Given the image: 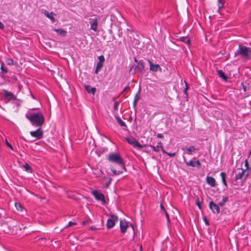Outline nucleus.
Instances as JSON below:
<instances>
[{
  "mask_svg": "<svg viewBox=\"0 0 251 251\" xmlns=\"http://www.w3.org/2000/svg\"><path fill=\"white\" fill-rule=\"evenodd\" d=\"M107 159L111 163L116 164L121 168L120 170L117 171L113 166H110V169L114 175H119L122 174L124 171H126L125 163L120 154L112 152L108 154Z\"/></svg>",
  "mask_w": 251,
  "mask_h": 251,
  "instance_id": "1",
  "label": "nucleus"
},
{
  "mask_svg": "<svg viewBox=\"0 0 251 251\" xmlns=\"http://www.w3.org/2000/svg\"><path fill=\"white\" fill-rule=\"evenodd\" d=\"M25 117L31 125L35 127H42L45 122V119L43 113L38 111L37 113L28 112L26 113Z\"/></svg>",
  "mask_w": 251,
  "mask_h": 251,
  "instance_id": "2",
  "label": "nucleus"
},
{
  "mask_svg": "<svg viewBox=\"0 0 251 251\" xmlns=\"http://www.w3.org/2000/svg\"><path fill=\"white\" fill-rule=\"evenodd\" d=\"M240 56L242 58L249 59L251 57V49L240 44L238 50L235 52L234 56Z\"/></svg>",
  "mask_w": 251,
  "mask_h": 251,
  "instance_id": "3",
  "label": "nucleus"
},
{
  "mask_svg": "<svg viewBox=\"0 0 251 251\" xmlns=\"http://www.w3.org/2000/svg\"><path fill=\"white\" fill-rule=\"evenodd\" d=\"M110 218H109L106 223V228L110 229L114 227L116 223L118 221V217L114 214H110Z\"/></svg>",
  "mask_w": 251,
  "mask_h": 251,
  "instance_id": "4",
  "label": "nucleus"
},
{
  "mask_svg": "<svg viewBox=\"0 0 251 251\" xmlns=\"http://www.w3.org/2000/svg\"><path fill=\"white\" fill-rule=\"evenodd\" d=\"M184 162L187 166H191L192 167H197L200 168L201 167V164L199 160L194 161L193 160L187 161L185 156H183Z\"/></svg>",
  "mask_w": 251,
  "mask_h": 251,
  "instance_id": "5",
  "label": "nucleus"
},
{
  "mask_svg": "<svg viewBox=\"0 0 251 251\" xmlns=\"http://www.w3.org/2000/svg\"><path fill=\"white\" fill-rule=\"evenodd\" d=\"M126 140L128 144L132 145L134 147H137L139 149H142L143 148V146L141 145L137 141V140L133 137H126Z\"/></svg>",
  "mask_w": 251,
  "mask_h": 251,
  "instance_id": "6",
  "label": "nucleus"
},
{
  "mask_svg": "<svg viewBox=\"0 0 251 251\" xmlns=\"http://www.w3.org/2000/svg\"><path fill=\"white\" fill-rule=\"evenodd\" d=\"M30 134L32 137H35L38 140L42 139L43 136V131L41 127H39L35 131H31Z\"/></svg>",
  "mask_w": 251,
  "mask_h": 251,
  "instance_id": "7",
  "label": "nucleus"
},
{
  "mask_svg": "<svg viewBox=\"0 0 251 251\" xmlns=\"http://www.w3.org/2000/svg\"><path fill=\"white\" fill-rule=\"evenodd\" d=\"M92 194L96 200L101 201L103 204L105 203L104 196L102 193L99 192L97 190H93Z\"/></svg>",
  "mask_w": 251,
  "mask_h": 251,
  "instance_id": "8",
  "label": "nucleus"
},
{
  "mask_svg": "<svg viewBox=\"0 0 251 251\" xmlns=\"http://www.w3.org/2000/svg\"><path fill=\"white\" fill-rule=\"evenodd\" d=\"M209 208L214 214H219L220 213V205L215 203L213 201H211L209 203Z\"/></svg>",
  "mask_w": 251,
  "mask_h": 251,
  "instance_id": "9",
  "label": "nucleus"
},
{
  "mask_svg": "<svg viewBox=\"0 0 251 251\" xmlns=\"http://www.w3.org/2000/svg\"><path fill=\"white\" fill-rule=\"evenodd\" d=\"M89 23L91 25L90 28L95 31H97L98 25V19L95 17L94 18H89Z\"/></svg>",
  "mask_w": 251,
  "mask_h": 251,
  "instance_id": "10",
  "label": "nucleus"
},
{
  "mask_svg": "<svg viewBox=\"0 0 251 251\" xmlns=\"http://www.w3.org/2000/svg\"><path fill=\"white\" fill-rule=\"evenodd\" d=\"M145 62L143 60H140L135 66L137 71L140 74H143L145 70Z\"/></svg>",
  "mask_w": 251,
  "mask_h": 251,
  "instance_id": "11",
  "label": "nucleus"
},
{
  "mask_svg": "<svg viewBox=\"0 0 251 251\" xmlns=\"http://www.w3.org/2000/svg\"><path fill=\"white\" fill-rule=\"evenodd\" d=\"M128 226L127 223L125 220L120 221V228L122 233H125L126 231Z\"/></svg>",
  "mask_w": 251,
  "mask_h": 251,
  "instance_id": "12",
  "label": "nucleus"
},
{
  "mask_svg": "<svg viewBox=\"0 0 251 251\" xmlns=\"http://www.w3.org/2000/svg\"><path fill=\"white\" fill-rule=\"evenodd\" d=\"M147 60L150 64V69L151 71L154 72H156L158 70H161V68L158 64H153L149 59H148Z\"/></svg>",
  "mask_w": 251,
  "mask_h": 251,
  "instance_id": "13",
  "label": "nucleus"
},
{
  "mask_svg": "<svg viewBox=\"0 0 251 251\" xmlns=\"http://www.w3.org/2000/svg\"><path fill=\"white\" fill-rule=\"evenodd\" d=\"M3 92L5 99H7L9 100L16 99V97L12 93L9 92L6 90H3Z\"/></svg>",
  "mask_w": 251,
  "mask_h": 251,
  "instance_id": "14",
  "label": "nucleus"
},
{
  "mask_svg": "<svg viewBox=\"0 0 251 251\" xmlns=\"http://www.w3.org/2000/svg\"><path fill=\"white\" fill-rule=\"evenodd\" d=\"M115 118L120 126L123 127L124 130H126L127 128V126L125 122L122 121L120 117H119L117 115H115Z\"/></svg>",
  "mask_w": 251,
  "mask_h": 251,
  "instance_id": "15",
  "label": "nucleus"
},
{
  "mask_svg": "<svg viewBox=\"0 0 251 251\" xmlns=\"http://www.w3.org/2000/svg\"><path fill=\"white\" fill-rule=\"evenodd\" d=\"M206 182L211 187H215L216 185V181L214 177L212 176H207L206 179Z\"/></svg>",
  "mask_w": 251,
  "mask_h": 251,
  "instance_id": "16",
  "label": "nucleus"
},
{
  "mask_svg": "<svg viewBox=\"0 0 251 251\" xmlns=\"http://www.w3.org/2000/svg\"><path fill=\"white\" fill-rule=\"evenodd\" d=\"M140 93V89H139L137 94L135 95L133 103V108L135 111V113H136V105L137 101L139 100V94Z\"/></svg>",
  "mask_w": 251,
  "mask_h": 251,
  "instance_id": "17",
  "label": "nucleus"
},
{
  "mask_svg": "<svg viewBox=\"0 0 251 251\" xmlns=\"http://www.w3.org/2000/svg\"><path fill=\"white\" fill-rule=\"evenodd\" d=\"M217 72L219 76L222 78L225 81H227V76L225 75V73L222 70H217Z\"/></svg>",
  "mask_w": 251,
  "mask_h": 251,
  "instance_id": "18",
  "label": "nucleus"
},
{
  "mask_svg": "<svg viewBox=\"0 0 251 251\" xmlns=\"http://www.w3.org/2000/svg\"><path fill=\"white\" fill-rule=\"evenodd\" d=\"M85 90L88 93H91L94 95L96 91V88L95 87H91L89 85H85L84 86Z\"/></svg>",
  "mask_w": 251,
  "mask_h": 251,
  "instance_id": "19",
  "label": "nucleus"
},
{
  "mask_svg": "<svg viewBox=\"0 0 251 251\" xmlns=\"http://www.w3.org/2000/svg\"><path fill=\"white\" fill-rule=\"evenodd\" d=\"M239 171L236 175L235 178L236 180L242 179V177L245 175V171L242 169H238Z\"/></svg>",
  "mask_w": 251,
  "mask_h": 251,
  "instance_id": "20",
  "label": "nucleus"
},
{
  "mask_svg": "<svg viewBox=\"0 0 251 251\" xmlns=\"http://www.w3.org/2000/svg\"><path fill=\"white\" fill-rule=\"evenodd\" d=\"M53 31L56 32L58 34L61 35L62 36H65L67 33V31L63 29H56L53 28L52 29Z\"/></svg>",
  "mask_w": 251,
  "mask_h": 251,
  "instance_id": "21",
  "label": "nucleus"
},
{
  "mask_svg": "<svg viewBox=\"0 0 251 251\" xmlns=\"http://www.w3.org/2000/svg\"><path fill=\"white\" fill-rule=\"evenodd\" d=\"M220 176H221V178H222V182L223 183V184L227 187V183H226V173L224 172H222L220 174Z\"/></svg>",
  "mask_w": 251,
  "mask_h": 251,
  "instance_id": "22",
  "label": "nucleus"
},
{
  "mask_svg": "<svg viewBox=\"0 0 251 251\" xmlns=\"http://www.w3.org/2000/svg\"><path fill=\"white\" fill-rule=\"evenodd\" d=\"M54 14L53 12L50 13L48 11H45V15L49 18L52 23L54 22L55 21V18L52 16V15H54Z\"/></svg>",
  "mask_w": 251,
  "mask_h": 251,
  "instance_id": "23",
  "label": "nucleus"
},
{
  "mask_svg": "<svg viewBox=\"0 0 251 251\" xmlns=\"http://www.w3.org/2000/svg\"><path fill=\"white\" fill-rule=\"evenodd\" d=\"M23 168H24L25 170L28 173H32L33 172L32 168L27 163H25L23 165Z\"/></svg>",
  "mask_w": 251,
  "mask_h": 251,
  "instance_id": "24",
  "label": "nucleus"
},
{
  "mask_svg": "<svg viewBox=\"0 0 251 251\" xmlns=\"http://www.w3.org/2000/svg\"><path fill=\"white\" fill-rule=\"evenodd\" d=\"M103 64V63L100 62H98L97 66H96V68L95 70V74H97L99 73V72L100 71L101 68L102 67Z\"/></svg>",
  "mask_w": 251,
  "mask_h": 251,
  "instance_id": "25",
  "label": "nucleus"
},
{
  "mask_svg": "<svg viewBox=\"0 0 251 251\" xmlns=\"http://www.w3.org/2000/svg\"><path fill=\"white\" fill-rule=\"evenodd\" d=\"M119 104H120V102L119 101H115L114 102V107H113V110H114L113 112H114V114L115 115H117V113H116V112L118 110V107H119Z\"/></svg>",
  "mask_w": 251,
  "mask_h": 251,
  "instance_id": "26",
  "label": "nucleus"
},
{
  "mask_svg": "<svg viewBox=\"0 0 251 251\" xmlns=\"http://www.w3.org/2000/svg\"><path fill=\"white\" fill-rule=\"evenodd\" d=\"M181 41L189 45L190 44V39L187 37H180Z\"/></svg>",
  "mask_w": 251,
  "mask_h": 251,
  "instance_id": "27",
  "label": "nucleus"
},
{
  "mask_svg": "<svg viewBox=\"0 0 251 251\" xmlns=\"http://www.w3.org/2000/svg\"><path fill=\"white\" fill-rule=\"evenodd\" d=\"M228 198L227 197H223L222 201L219 203V205H220V206H224L226 202L228 201Z\"/></svg>",
  "mask_w": 251,
  "mask_h": 251,
  "instance_id": "28",
  "label": "nucleus"
},
{
  "mask_svg": "<svg viewBox=\"0 0 251 251\" xmlns=\"http://www.w3.org/2000/svg\"><path fill=\"white\" fill-rule=\"evenodd\" d=\"M196 150V149L193 146H190V147L186 148V150L188 151L187 153L189 154H192V152Z\"/></svg>",
  "mask_w": 251,
  "mask_h": 251,
  "instance_id": "29",
  "label": "nucleus"
},
{
  "mask_svg": "<svg viewBox=\"0 0 251 251\" xmlns=\"http://www.w3.org/2000/svg\"><path fill=\"white\" fill-rule=\"evenodd\" d=\"M0 69L2 73L6 74L8 72L7 68L4 66V63H2L0 65Z\"/></svg>",
  "mask_w": 251,
  "mask_h": 251,
  "instance_id": "30",
  "label": "nucleus"
},
{
  "mask_svg": "<svg viewBox=\"0 0 251 251\" xmlns=\"http://www.w3.org/2000/svg\"><path fill=\"white\" fill-rule=\"evenodd\" d=\"M136 71H137L136 67H134L133 65H132L130 67V69L129 70V73L134 75L135 74Z\"/></svg>",
  "mask_w": 251,
  "mask_h": 251,
  "instance_id": "31",
  "label": "nucleus"
},
{
  "mask_svg": "<svg viewBox=\"0 0 251 251\" xmlns=\"http://www.w3.org/2000/svg\"><path fill=\"white\" fill-rule=\"evenodd\" d=\"M218 6L219 10L223 8L224 7V1H218Z\"/></svg>",
  "mask_w": 251,
  "mask_h": 251,
  "instance_id": "32",
  "label": "nucleus"
},
{
  "mask_svg": "<svg viewBox=\"0 0 251 251\" xmlns=\"http://www.w3.org/2000/svg\"><path fill=\"white\" fill-rule=\"evenodd\" d=\"M15 206L18 210H20V211H22L23 209V207L22 205L20 203L16 202Z\"/></svg>",
  "mask_w": 251,
  "mask_h": 251,
  "instance_id": "33",
  "label": "nucleus"
},
{
  "mask_svg": "<svg viewBox=\"0 0 251 251\" xmlns=\"http://www.w3.org/2000/svg\"><path fill=\"white\" fill-rule=\"evenodd\" d=\"M196 204L198 206V207H199V208L200 209H202V205H201V201L199 200V199L198 198L196 200Z\"/></svg>",
  "mask_w": 251,
  "mask_h": 251,
  "instance_id": "34",
  "label": "nucleus"
},
{
  "mask_svg": "<svg viewBox=\"0 0 251 251\" xmlns=\"http://www.w3.org/2000/svg\"><path fill=\"white\" fill-rule=\"evenodd\" d=\"M77 225V223H75V222H69L68 224L67 225H66L65 227H64V228H66L67 227H71V226H75Z\"/></svg>",
  "mask_w": 251,
  "mask_h": 251,
  "instance_id": "35",
  "label": "nucleus"
},
{
  "mask_svg": "<svg viewBox=\"0 0 251 251\" xmlns=\"http://www.w3.org/2000/svg\"><path fill=\"white\" fill-rule=\"evenodd\" d=\"M98 58H99V62H101L102 63H103V62L105 61V58H104V56L103 55H101L99 56L98 57Z\"/></svg>",
  "mask_w": 251,
  "mask_h": 251,
  "instance_id": "36",
  "label": "nucleus"
},
{
  "mask_svg": "<svg viewBox=\"0 0 251 251\" xmlns=\"http://www.w3.org/2000/svg\"><path fill=\"white\" fill-rule=\"evenodd\" d=\"M150 147L152 148L153 151L155 152H158L160 150V149L157 146L155 147L152 145H150Z\"/></svg>",
  "mask_w": 251,
  "mask_h": 251,
  "instance_id": "37",
  "label": "nucleus"
},
{
  "mask_svg": "<svg viewBox=\"0 0 251 251\" xmlns=\"http://www.w3.org/2000/svg\"><path fill=\"white\" fill-rule=\"evenodd\" d=\"M246 169L247 170V174H245L244 179H245L248 176L249 174L250 173H251V168H249V169Z\"/></svg>",
  "mask_w": 251,
  "mask_h": 251,
  "instance_id": "38",
  "label": "nucleus"
},
{
  "mask_svg": "<svg viewBox=\"0 0 251 251\" xmlns=\"http://www.w3.org/2000/svg\"><path fill=\"white\" fill-rule=\"evenodd\" d=\"M130 90V87L129 85H128L127 86H126L125 89L122 91V93H126V92H128Z\"/></svg>",
  "mask_w": 251,
  "mask_h": 251,
  "instance_id": "39",
  "label": "nucleus"
},
{
  "mask_svg": "<svg viewBox=\"0 0 251 251\" xmlns=\"http://www.w3.org/2000/svg\"><path fill=\"white\" fill-rule=\"evenodd\" d=\"M104 178H106V177H105ZM107 178L109 180L106 183V187L107 188L109 187V185L111 183L112 178L110 177H107Z\"/></svg>",
  "mask_w": 251,
  "mask_h": 251,
  "instance_id": "40",
  "label": "nucleus"
},
{
  "mask_svg": "<svg viewBox=\"0 0 251 251\" xmlns=\"http://www.w3.org/2000/svg\"><path fill=\"white\" fill-rule=\"evenodd\" d=\"M6 62L8 65H12L14 64V61L12 59H7Z\"/></svg>",
  "mask_w": 251,
  "mask_h": 251,
  "instance_id": "41",
  "label": "nucleus"
},
{
  "mask_svg": "<svg viewBox=\"0 0 251 251\" xmlns=\"http://www.w3.org/2000/svg\"><path fill=\"white\" fill-rule=\"evenodd\" d=\"M165 214V216L167 219V222L168 223H170V218H169V214L168 213V212H167V211H165V212H164Z\"/></svg>",
  "mask_w": 251,
  "mask_h": 251,
  "instance_id": "42",
  "label": "nucleus"
},
{
  "mask_svg": "<svg viewBox=\"0 0 251 251\" xmlns=\"http://www.w3.org/2000/svg\"><path fill=\"white\" fill-rule=\"evenodd\" d=\"M185 84H186V88H185V89L184 90V93L187 96L188 94H187V90L188 89V84L185 81Z\"/></svg>",
  "mask_w": 251,
  "mask_h": 251,
  "instance_id": "43",
  "label": "nucleus"
},
{
  "mask_svg": "<svg viewBox=\"0 0 251 251\" xmlns=\"http://www.w3.org/2000/svg\"><path fill=\"white\" fill-rule=\"evenodd\" d=\"M6 144L8 147H9L11 150H13L12 146L7 140H6Z\"/></svg>",
  "mask_w": 251,
  "mask_h": 251,
  "instance_id": "44",
  "label": "nucleus"
},
{
  "mask_svg": "<svg viewBox=\"0 0 251 251\" xmlns=\"http://www.w3.org/2000/svg\"><path fill=\"white\" fill-rule=\"evenodd\" d=\"M166 154L170 157H173L175 156L176 153H169L167 152V153Z\"/></svg>",
  "mask_w": 251,
  "mask_h": 251,
  "instance_id": "45",
  "label": "nucleus"
},
{
  "mask_svg": "<svg viewBox=\"0 0 251 251\" xmlns=\"http://www.w3.org/2000/svg\"><path fill=\"white\" fill-rule=\"evenodd\" d=\"M5 226H7V227H8V226H7L6 225H4L3 226V228H4V229H3V231H4V232H7V233H9V232H10V229L8 228V230H7L5 228Z\"/></svg>",
  "mask_w": 251,
  "mask_h": 251,
  "instance_id": "46",
  "label": "nucleus"
},
{
  "mask_svg": "<svg viewBox=\"0 0 251 251\" xmlns=\"http://www.w3.org/2000/svg\"><path fill=\"white\" fill-rule=\"evenodd\" d=\"M203 220L204 221L205 225L207 226H209V222H208V220H207V219L205 217H204L203 218Z\"/></svg>",
  "mask_w": 251,
  "mask_h": 251,
  "instance_id": "47",
  "label": "nucleus"
},
{
  "mask_svg": "<svg viewBox=\"0 0 251 251\" xmlns=\"http://www.w3.org/2000/svg\"><path fill=\"white\" fill-rule=\"evenodd\" d=\"M156 136H157V138H164V136H163V134H161V133H158L156 135Z\"/></svg>",
  "mask_w": 251,
  "mask_h": 251,
  "instance_id": "48",
  "label": "nucleus"
},
{
  "mask_svg": "<svg viewBox=\"0 0 251 251\" xmlns=\"http://www.w3.org/2000/svg\"><path fill=\"white\" fill-rule=\"evenodd\" d=\"M157 146L160 149L161 148H162L163 147V145H162V143L161 141H159V142H158L157 143Z\"/></svg>",
  "mask_w": 251,
  "mask_h": 251,
  "instance_id": "49",
  "label": "nucleus"
},
{
  "mask_svg": "<svg viewBox=\"0 0 251 251\" xmlns=\"http://www.w3.org/2000/svg\"><path fill=\"white\" fill-rule=\"evenodd\" d=\"M160 206L161 209L164 212H165V211H166L165 208H164V206L163 205V204L162 203L160 204Z\"/></svg>",
  "mask_w": 251,
  "mask_h": 251,
  "instance_id": "50",
  "label": "nucleus"
},
{
  "mask_svg": "<svg viewBox=\"0 0 251 251\" xmlns=\"http://www.w3.org/2000/svg\"><path fill=\"white\" fill-rule=\"evenodd\" d=\"M4 25L1 22H0V29H4Z\"/></svg>",
  "mask_w": 251,
  "mask_h": 251,
  "instance_id": "51",
  "label": "nucleus"
},
{
  "mask_svg": "<svg viewBox=\"0 0 251 251\" xmlns=\"http://www.w3.org/2000/svg\"><path fill=\"white\" fill-rule=\"evenodd\" d=\"M160 149L163 153H165L166 154L167 153V152L164 149L163 147L161 148Z\"/></svg>",
  "mask_w": 251,
  "mask_h": 251,
  "instance_id": "52",
  "label": "nucleus"
},
{
  "mask_svg": "<svg viewBox=\"0 0 251 251\" xmlns=\"http://www.w3.org/2000/svg\"><path fill=\"white\" fill-rule=\"evenodd\" d=\"M88 220L84 221L82 222V225L83 226L86 225L88 223Z\"/></svg>",
  "mask_w": 251,
  "mask_h": 251,
  "instance_id": "53",
  "label": "nucleus"
},
{
  "mask_svg": "<svg viewBox=\"0 0 251 251\" xmlns=\"http://www.w3.org/2000/svg\"><path fill=\"white\" fill-rule=\"evenodd\" d=\"M245 166L246 167V169H249V168H250L247 160H246L245 161Z\"/></svg>",
  "mask_w": 251,
  "mask_h": 251,
  "instance_id": "54",
  "label": "nucleus"
},
{
  "mask_svg": "<svg viewBox=\"0 0 251 251\" xmlns=\"http://www.w3.org/2000/svg\"><path fill=\"white\" fill-rule=\"evenodd\" d=\"M242 85L243 86V89L244 90V91L246 92V87H247L246 86L244 85L243 83H242Z\"/></svg>",
  "mask_w": 251,
  "mask_h": 251,
  "instance_id": "55",
  "label": "nucleus"
},
{
  "mask_svg": "<svg viewBox=\"0 0 251 251\" xmlns=\"http://www.w3.org/2000/svg\"><path fill=\"white\" fill-rule=\"evenodd\" d=\"M134 61L135 62H136L137 63V64H138V62H139V61L137 59V58L136 57H134Z\"/></svg>",
  "mask_w": 251,
  "mask_h": 251,
  "instance_id": "56",
  "label": "nucleus"
},
{
  "mask_svg": "<svg viewBox=\"0 0 251 251\" xmlns=\"http://www.w3.org/2000/svg\"><path fill=\"white\" fill-rule=\"evenodd\" d=\"M38 109H39V108H32L30 109L31 110H37Z\"/></svg>",
  "mask_w": 251,
  "mask_h": 251,
  "instance_id": "57",
  "label": "nucleus"
},
{
  "mask_svg": "<svg viewBox=\"0 0 251 251\" xmlns=\"http://www.w3.org/2000/svg\"><path fill=\"white\" fill-rule=\"evenodd\" d=\"M130 226H131V227L132 228L133 230H134V226L133 224H130Z\"/></svg>",
  "mask_w": 251,
  "mask_h": 251,
  "instance_id": "58",
  "label": "nucleus"
},
{
  "mask_svg": "<svg viewBox=\"0 0 251 251\" xmlns=\"http://www.w3.org/2000/svg\"><path fill=\"white\" fill-rule=\"evenodd\" d=\"M39 240H46V238H39Z\"/></svg>",
  "mask_w": 251,
  "mask_h": 251,
  "instance_id": "59",
  "label": "nucleus"
},
{
  "mask_svg": "<svg viewBox=\"0 0 251 251\" xmlns=\"http://www.w3.org/2000/svg\"><path fill=\"white\" fill-rule=\"evenodd\" d=\"M140 251H142V245H141V246H140Z\"/></svg>",
  "mask_w": 251,
  "mask_h": 251,
  "instance_id": "60",
  "label": "nucleus"
},
{
  "mask_svg": "<svg viewBox=\"0 0 251 251\" xmlns=\"http://www.w3.org/2000/svg\"><path fill=\"white\" fill-rule=\"evenodd\" d=\"M12 78H13V79H15V80H17V78H16L15 76L13 77Z\"/></svg>",
  "mask_w": 251,
  "mask_h": 251,
  "instance_id": "61",
  "label": "nucleus"
}]
</instances>
